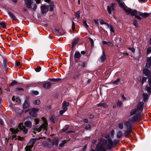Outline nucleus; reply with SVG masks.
Segmentation results:
<instances>
[{"instance_id": "59", "label": "nucleus", "mask_w": 151, "mask_h": 151, "mask_svg": "<svg viewBox=\"0 0 151 151\" xmlns=\"http://www.w3.org/2000/svg\"><path fill=\"white\" fill-rule=\"evenodd\" d=\"M113 142V145L114 146L116 145L119 142V141L117 139H114Z\"/></svg>"}, {"instance_id": "56", "label": "nucleus", "mask_w": 151, "mask_h": 151, "mask_svg": "<svg viewBox=\"0 0 151 151\" xmlns=\"http://www.w3.org/2000/svg\"><path fill=\"white\" fill-rule=\"evenodd\" d=\"M85 128L86 130H89L91 129V125L90 124H88L85 127Z\"/></svg>"}, {"instance_id": "23", "label": "nucleus", "mask_w": 151, "mask_h": 151, "mask_svg": "<svg viewBox=\"0 0 151 151\" xmlns=\"http://www.w3.org/2000/svg\"><path fill=\"white\" fill-rule=\"evenodd\" d=\"M3 68L6 71L7 70L8 67L7 64V61L6 59H4L3 60Z\"/></svg>"}, {"instance_id": "53", "label": "nucleus", "mask_w": 151, "mask_h": 151, "mask_svg": "<svg viewBox=\"0 0 151 151\" xmlns=\"http://www.w3.org/2000/svg\"><path fill=\"white\" fill-rule=\"evenodd\" d=\"M94 22L96 25L98 27L99 25V23L98 22V20L97 19H94Z\"/></svg>"}, {"instance_id": "60", "label": "nucleus", "mask_w": 151, "mask_h": 151, "mask_svg": "<svg viewBox=\"0 0 151 151\" xmlns=\"http://www.w3.org/2000/svg\"><path fill=\"white\" fill-rule=\"evenodd\" d=\"M16 65L17 67H19L21 65L20 62L16 61Z\"/></svg>"}, {"instance_id": "41", "label": "nucleus", "mask_w": 151, "mask_h": 151, "mask_svg": "<svg viewBox=\"0 0 151 151\" xmlns=\"http://www.w3.org/2000/svg\"><path fill=\"white\" fill-rule=\"evenodd\" d=\"M18 83V82L15 80L12 81L9 85V86H13L14 85Z\"/></svg>"}, {"instance_id": "57", "label": "nucleus", "mask_w": 151, "mask_h": 151, "mask_svg": "<svg viewBox=\"0 0 151 151\" xmlns=\"http://www.w3.org/2000/svg\"><path fill=\"white\" fill-rule=\"evenodd\" d=\"M143 17L144 18L147 17L149 15V14L147 13H144L143 14Z\"/></svg>"}, {"instance_id": "47", "label": "nucleus", "mask_w": 151, "mask_h": 151, "mask_svg": "<svg viewBox=\"0 0 151 151\" xmlns=\"http://www.w3.org/2000/svg\"><path fill=\"white\" fill-rule=\"evenodd\" d=\"M84 26L86 28H87L89 27V26L86 23V20H84L83 22Z\"/></svg>"}, {"instance_id": "55", "label": "nucleus", "mask_w": 151, "mask_h": 151, "mask_svg": "<svg viewBox=\"0 0 151 151\" xmlns=\"http://www.w3.org/2000/svg\"><path fill=\"white\" fill-rule=\"evenodd\" d=\"M107 10L109 14H111V9L109 7V6H107Z\"/></svg>"}, {"instance_id": "58", "label": "nucleus", "mask_w": 151, "mask_h": 151, "mask_svg": "<svg viewBox=\"0 0 151 151\" xmlns=\"http://www.w3.org/2000/svg\"><path fill=\"white\" fill-rule=\"evenodd\" d=\"M72 29L73 31L75 30V23L73 21L72 22Z\"/></svg>"}, {"instance_id": "30", "label": "nucleus", "mask_w": 151, "mask_h": 151, "mask_svg": "<svg viewBox=\"0 0 151 151\" xmlns=\"http://www.w3.org/2000/svg\"><path fill=\"white\" fill-rule=\"evenodd\" d=\"M48 80H50L51 81L58 82V81H60V80H62V79L60 78H49Z\"/></svg>"}, {"instance_id": "54", "label": "nucleus", "mask_w": 151, "mask_h": 151, "mask_svg": "<svg viewBox=\"0 0 151 151\" xmlns=\"http://www.w3.org/2000/svg\"><path fill=\"white\" fill-rule=\"evenodd\" d=\"M119 3V5L120 6H121L123 8V9H124V8H125V7L124 6V2L123 3H121V1L119 2H118Z\"/></svg>"}, {"instance_id": "25", "label": "nucleus", "mask_w": 151, "mask_h": 151, "mask_svg": "<svg viewBox=\"0 0 151 151\" xmlns=\"http://www.w3.org/2000/svg\"><path fill=\"white\" fill-rule=\"evenodd\" d=\"M10 131L12 132V134H15L19 131V130L17 128L14 129L13 128H12L10 129Z\"/></svg>"}, {"instance_id": "38", "label": "nucleus", "mask_w": 151, "mask_h": 151, "mask_svg": "<svg viewBox=\"0 0 151 151\" xmlns=\"http://www.w3.org/2000/svg\"><path fill=\"white\" fill-rule=\"evenodd\" d=\"M133 24L134 26H135L136 28H137L139 27L138 22L136 19L133 20Z\"/></svg>"}, {"instance_id": "13", "label": "nucleus", "mask_w": 151, "mask_h": 151, "mask_svg": "<svg viewBox=\"0 0 151 151\" xmlns=\"http://www.w3.org/2000/svg\"><path fill=\"white\" fill-rule=\"evenodd\" d=\"M47 6L48 11H49L50 12H54V9L55 7L54 2H51L50 4L47 5Z\"/></svg>"}, {"instance_id": "18", "label": "nucleus", "mask_w": 151, "mask_h": 151, "mask_svg": "<svg viewBox=\"0 0 151 151\" xmlns=\"http://www.w3.org/2000/svg\"><path fill=\"white\" fill-rule=\"evenodd\" d=\"M132 132V130H127L125 132L124 136L125 137L128 138L129 136H131V132Z\"/></svg>"}, {"instance_id": "63", "label": "nucleus", "mask_w": 151, "mask_h": 151, "mask_svg": "<svg viewBox=\"0 0 151 151\" xmlns=\"http://www.w3.org/2000/svg\"><path fill=\"white\" fill-rule=\"evenodd\" d=\"M18 138L15 139V140L18 139L20 141H22L23 139V138L21 137L20 136H19L17 137Z\"/></svg>"}, {"instance_id": "9", "label": "nucleus", "mask_w": 151, "mask_h": 151, "mask_svg": "<svg viewBox=\"0 0 151 151\" xmlns=\"http://www.w3.org/2000/svg\"><path fill=\"white\" fill-rule=\"evenodd\" d=\"M41 12L42 14H46L48 12L47 5H42L40 6Z\"/></svg>"}, {"instance_id": "52", "label": "nucleus", "mask_w": 151, "mask_h": 151, "mask_svg": "<svg viewBox=\"0 0 151 151\" xmlns=\"http://www.w3.org/2000/svg\"><path fill=\"white\" fill-rule=\"evenodd\" d=\"M66 110L65 109H63V110H61L59 111V114L60 115H62L63 113L66 111Z\"/></svg>"}, {"instance_id": "37", "label": "nucleus", "mask_w": 151, "mask_h": 151, "mask_svg": "<svg viewBox=\"0 0 151 151\" xmlns=\"http://www.w3.org/2000/svg\"><path fill=\"white\" fill-rule=\"evenodd\" d=\"M81 74L79 73L76 74L74 75L73 78L75 79H76L78 78L80 76Z\"/></svg>"}, {"instance_id": "34", "label": "nucleus", "mask_w": 151, "mask_h": 151, "mask_svg": "<svg viewBox=\"0 0 151 151\" xmlns=\"http://www.w3.org/2000/svg\"><path fill=\"white\" fill-rule=\"evenodd\" d=\"M80 40V38L79 37H77L74 39L72 43L75 45Z\"/></svg>"}, {"instance_id": "11", "label": "nucleus", "mask_w": 151, "mask_h": 151, "mask_svg": "<svg viewBox=\"0 0 151 151\" xmlns=\"http://www.w3.org/2000/svg\"><path fill=\"white\" fill-rule=\"evenodd\" d=\"M26 99L25 100L24 103L22 105V107L23 109L28 108L29 107L30 103L28 101L29 97H27Z\"/></svg>"}, {"instance_id": "21", "label": "nucleus", "mask_w": 151, "mask_h": 151, "mask_svg": "<svg viewBox=\"0 0 151 151\" xmlns=\"http://www.w3.org/2000/svg\"><path fill=\"white\" fill-rule=\"evenodd\" d=\"M57 118V116H55L54 115H52L50 118V120L52 123L54 124Z\"/></svg>"}, {"instance_id": "4", "label": "nucleus", "mask_w": 151, "mask_h": 151, "mask_svg": "<svg viewBox=\"0 0 151 151\" xmlns=\"http://www.w3.org/2000/svg\"><path fill=\"white\" fill-rule=\"evenodd\" d=\"M124 10L128 14H130L132 16H134L137 14L138 12L136 9L132 10L130 8H129L128 9H127L126 8L124 9Z\"/></svg>"}, {"instance_id": "16", "label": "nucleus", "mask_w": 151, "mask_h": 151, "mask_svg": "<svg viewBox=\"0 0 151 151\" xmlns=\"http://www.w3.org/2000/svg\"><path fill=\"white\" fill-rule=\"evenodd\" d=\"M144 103L142 101L139 102L138 104L137 109L138 111H142L143 109V107L144 106Z\"/></svg>"}, {"instance_id": "46", "label": "nucleus", "mask_w": 151, "mask_h": 151, "mask_svg": "<svg viewBox=\"0 0 151 151\" xmlns=\"http://www.w3.org/2000/svg\"><path fill=\"white\" fill-rule=\"evenodd\" d=\"M33 120L35 122V125H37L38 124L40 121L39 119L38 118H35V119H33Z\"/></svg>"}, {"instance_id": "22", "label": "nucleus", "mask_w": 151, "mask_h": 151, "mask_svg": "<svg viewBox=\"0 0 151 151\" xmlns=\"http://www.w3.org/2000/svg\"><path fill=\"white\" fill-rule=\"evenodd\" d=\"M69 103L64 101L62 104L63 107V109H65L66 110L68 109L67 107L69 106Z\"/></svg>"}, {"instance_id": "45", "label": "nucleus", "mask_w": 151, "mask_h": 151, "mask_svg": "<svg viewBox=\"0 0 151 151\" xmlns=\"http://www.w3.org/2000/svg\"><path fill=\"white\" fill-rule=\"evenodd\" d=\"M87 65V63L86 62H83L81 64V68H85Z\"/></svg>"}, {"instance_id": "17", "label": "nucleus", "mask_w": 151, "mask_h": 151, "mask_svg": "<svg viewBox=\"0 0 151 151\" xmlns=\"http://www.w3.org/2000/svg\"><path fill=\"white\" fill-rule=\"evenodd\" d=\"M8 13L12 20H18V19L11 12L8 11Z\"/></svg>"}, {"instance_id": "26", "label": "nucleus", "mask_w": 151, "mask_h": 151, "mask_svg": "<svg viewBox=\"0 0 151 151\" xmlns=\"http://www.w3.org/2000/svg\"><path fill=\"white\" fill-rule=\"evenodd\" d=\"M97 106L99 107H103L104 108H106L108 106V105L106 103H99L97 104Z\"/></svg>"}, {"instance_id": "40", "label": "nucleus", "mask_w": 151, "mask_h": 151, "mask_svg": "<svg viewBox=\"0 0 151 151\" xmlns=\"http://www.w3.org/2000/svg\"><path fill=\"white\" fill-rule=\"evenodd\" d=\"M37 139L35 138H32L29 141V142L30 143L32 144L31 145H33L35 143V142H36Z\"/></svg>"}, {"instance_id": "33", "label": "nucleus", "mask_w": 151, "mask_h": 151, "mask_svg": "<svg viewBox=\"0 0 151 151\" xmlns=\"http://www.w3.org/2000/svg\"><path fill=\"white\" fill-rule=\"evenodd\" d=\"M137 111V109L136 108L134 109L133 110H132L130 112V116H132L135 114Z\"/></svg>"}, {"instance_id": "61", "label": "nucleus", "mask_w": 151, "mask_h": 151, "mask_svg": "<svg viewBox=\"0 0 151 151\" xmlns=\"http://www.w3.org/2000/svg\"><path fill=\"white\" fill-rule=\"evenodd\" d=\"M128 49L129 50L131 51L133 53H134L135 51V49L133 47L131 48V47H129L128 48Z\"/></svg>"}, {"instance_id": "42", "label": "nucleus", "mask_w": 151, "mask_h": 151, "mask_svg": "<svg viewBox=\"0 0 151 151\" xmlns=\"http://www.w3.org/2000/svg\"><path fill=\"white\" fill-rule=\"evenodd\" d=\"M80 11H78L76 12L75 13V15H76V17L77 18H79L80 17Z\"/></svg>"}, {"instance_id": "51", "label": "nucleus", "mask_w": 151, "mask_h": 151, "mask_svg": "<svg viewBox=\"0 0 151 151\" xmlns=\"http://www.w3.org/2000/svg\"><path fill=\"white\" fill-rule=\"evenodd\" d=\"M15 90L17 91H24V88L20 87H17L16 88Z\"/></svg>"}, {"instance_id": "36", "label": "nucleus", "mask_w": 151, "mask_h": 151, "mask_svg": "<svg viewBox=\"0 0 151 151\" xmlns=\"http://www.w3.org/2000/svg\"><path fill=\"white\" fill-rule=\"evenodd\" d=\"M41 102L39 100H35L33 102V104L35 105H39L40 104Z\"/></svg>"}, {"instance_id": "3", "label": "nucleus", "mask_w": 151, "mask_h": 151, "mask_svg": "<svg viewBox=\"0 0 151 151\" xmlns=\"http://www.w3.org/2000/svg\"><path fill=\"white\" fill-rule=\"evenodd\" d=\"M102 144L99 142L96 145V150L97 151H106V149L104 147L106 146L107 144V141L103 139L101 141Z\"/></svg>"}, {"instance_id": "5", "label": "nucleus", "mask_w": 151, "mask_h": 151, "mask_svg": "<svg viewBox=\"0 0 151 151\" xmlns=\"http://www.w3.org/2000/svg\"><path fill=\"white\" fill-rule=\"evenodd\" d=\"M151 53V47H148L146 50V54L148 55ZM147 66L151 67V56L150 57H147Z\"/></svg>"}, {"instance_id": "35", "label": "nucleus", "mask_w": 151, "mask_h": 151, "mask_svg": "<svg viewBox=\"0 0 151 151\" xmlns=\"http://www.w3.org/2000/svg\"><path fill=\"white\" fill-rule=\"evenodd\" d=\"M120 80V78H118L116 80L113 82V84L114 85H118L119 83Z\"/></svg>"}, {"instance_id": "44", "label": "nucleus", "mask_w": 151, "mask_h": 151, "mask_svg": "<svg viewBox=\"0 0 151 151\" xmlns=\"http://www.w3.org/2000/svg\"><path fill=\"white\" fill-rule=\"evenodd\" d=\"M89 39L90 41V43H91V47H94V41L93 40L91 37H89Z\"/></svg>"}, {"instance_id": "12", "label": "nucleus", "mask_w": 151, "mask_h": 151, "mask_svg": "<svg viewBox=\"0 0 151 151\" xmlns=\"http://www.w3.org/2000/svg\"><path fill=\"white\" fill-rule=\"evenodd\" d=\"M132 122L128 120V121H126L124 122V125L127 130H132V125L131 124Z\"/></svg>"}, {"instance_id": "7", "label": "nucleus", "mask_w": 151, "mask_h": 151, "mask_svg": "<svg viewBox=\"0 0 151 151\" xmlns=\"http://www.w3.org/2000/svg\"><path fill=\"white\" fill-rule=\"evenodd\" d=\"M39 110V109L37 108H33L29 112V114L32 116L35 117H37V112Z\"/></svg>"}, {"instance_id": "8", "label": "nucleus", "mask_w": 151, "mask_h": 151, "mask_svg": "<svg viewBox=\"0 0 151 151\" xmlns=\"http://www.w3.org/2000/svg\"><path fill=\"white\" fill-rule=\"evenodd\" d=\"M129 121L132 124L137 122H139L140 121V119L139 117L137 116H133L132 117L129 119Z\"/></svg>"}, {"instance_id": "6", "label": "nucleus", "mask_w": 151, "mask_h": 151, "mask_svg": "<svg viewBox=\"0 0 151 151\" xmlns=\"http://www.w3.org/2000/svg\"><path fill=\"white\" fill-rule=\"evenodd\" d=\"M47 123L46 122H44L42 123L39 128H35L34 129V130L35 131H37L38 132H40L42 129H47Z\"/></svg>"}, {"instance_id": "50", "label": "nucleus", "mask_w": 151, "mask_h": 151, "mask_svg": "<svg viewBox=\"0 0 151 151\" xmlns=\"http://www.w3.org/2000/svg\"><path fill=\"white\" fill-rule=\"evenodd\" d=\"M122 101H118L117 103V105L119 107H121L122 105Z\"/></svg>"}, {"instance_id": "10", "label": "nucleus", "mask_w": 151, "mask_h": 151, "mask_svg": "<svg viewBox=\"0 0 151 151\" xmlns=\"http://www.w3.org/2000/svg\"><path fill=\"white\" fill-rule=\"evenodd\" d=\"M108 144L106 146V149L107 150H111L114 146L113 142L111 139H109L108 141Z\"/></svg>"}, {"instance_id": "2", "label": "nucleus", "mask_w": 151, "mask_h": 151, "mask_svg": "<svg viewBox=\"0 0 151 151\" xmlns=\"http://www.w3.org/2000/svg\"><path fill=\"white\" fill-rule=\"evenodd\" d=\"M33 121V119L29 117L28 118V120L24 122V125L23 123H20L18 125V127L20 130L22 131L24 134H27L28 132V129H27L26 127H28L29 128H31L32 126V122Z\"/></svg>"}, {"instance_id": "24", "label": "nucleus", "mask_w": 151, "mask_h": 151, "mask_svg": "<svg viewBox=\"0 0 151 151\" xmlns=\"http://www.w3.org/2000/svg\"><path fill=\"white\" fill-rule=\"evenodd\" d=\"M100 58L102 63L104 62L106 60V56L104 51H103L102 55L101 56Z\"/></svg>"}, {"instance_id": "43", "label": "nucleus", "mask_w": 151, "mask_h": 151, "mask_svg": "<svg viewBox=\"0 0 151 151\" xmlns=\"http://www.w3.org/2000/svg\"><path fill=\"white\" fill-rule=\"evenodd\" d=\"M69 127L68 125H66L64 128L62 129V131L63 132H66L69 128Z\"/></svg>"}, {"instance_id": "15", "label": "nucleus", "mask_w": 151, "mask_h": 151, "mask_svg": "<svg viewBox=\"0 0 151 151\" xmlns=\"http://www.w3.org/2000/svg\"><path fill=\"white\" fill-rule=\"evenodd\" d=\"M59 141L58 139H52L50 141V147H52L53 145H55L56 146H58V144Z\"/></svg>"}, {"instance_id": "39", "label": "nucleus", "mask_w": 151, "mask_h": 151, "mask_svg": "<svg viewBox=\"0 0 151 151\" xmlns=\"http://www.w3.org/2000/svg\"><path fill=\"white\" fill-rule=\"evenodd\" d=\"M0 25L3 28L5 29L6 28V25L4 22H0Z\"/></svg>"}, {"instance_id": "62", "label": "nucleus", "mask_w": 151, "mask_h": 151, "mask_svg": "<svg viewBox=\"0 0 151 151\" xmlns=\"http://www.w3.org/2000/svg\"><path fill=\"white\" fill-rule=\"evenodd\" d=\"M107 45H108V46L111 47H112L114 46V44L110 42H108Z\"/></svg>"}, {"instance_id": "14", "label": "nucleus", "mask_w": 151, "mask_h": 151, "mask_svg": "<svg viewBox=\"0 0 151 151\" xmlns=\"http://www.w3.org/2000/svg\"><path fill=\"white\" fill-rule=\"evenodd\" d=\"M33 2V0H25V4L26 5V7L28 9H30L31 8V4Z\"/></svg>"}, {"instance_id": "20", "label": "nucleus", "mask_w": 151, "mask_h": 151, "mask_svg": "<svg viewBox=\"0 0 151 151\" xmlns=\"http://www.w3.org/2000/svg\"><path fill=\"white\" fill-rule=\"evenodd\" d=\"M142 97H143V101L144 102H147L149 96L146 93H144L142 94Z\"/></svg>"}, {"instance_id": "28", "label": "nucleus", "mask_w": 151, "mask_h": 151, "mask_svg": "<svg viewBox=\"0 0 151 151\" xmlns=\"http://www.w3.org/2000/svg\"><path fill=\"white\" fill-rule=\"evenodd\" d=\"M33 146V145H27L25 148V151H31V150Z\"/></svg>"}, {"instance_id": "32", "label": "nucleus", "mask_w": 151, "mask_h": 151, "mask_svg": "<svg viewBox=\"0 0 151 151\" xmlns=\"http://www.w3.org/2000/svg\"><path fill=\"white\" fill-rule=\"evenodd\" d=\"M123 134L121 131H119L116 134V137L120 139L122 137Z\"/></svg>"}, {"instance_id": "27", "label": "nucleus", "mask_w": 151, "mask_h": 151, "mask_svg": "<svg viewBox=\"0 0 151 151\" xmlns=\"http://www.w3.org/2000/svg\"><path fill=\"white\" fill-rule=\"evenodd\" d=\"M81 57V55L79 52L76 51L74 55V58H80Z\"/></svg>"}, {"instance_id": "49", "label": "nucleus", "mask_w": 151, "mask_h": 151, "mask_svg": "<svg viewBox=\"0 0 151 151\" xmlns=\"http://www.w3.org/2000/svg\"><path fill=\"white\" fill-rule=\"evenodd\" d=\"M118 127L121 129H122L123 128V124L122 123H121L119 124Z\"/></svg>"}, {"instance_id": "1", "label": "nucleus", "mask_w": 151, "mask_h": 151, "mask_svg": "<svg viewBox=\"0 0 151 151\" xmlns=\"http://www.w3.org/2000/svg\"><path fill=\"white\" fill-rule=\"evenodd\" d=\"M150 67L147 66V64H145V67L142 70L143 74L148 78V82L149 86L147 85L146 86L145 90L149 94L151 93V70L149 69Z\"/></svg>"}, {"instance_id": "31", "label": "nucleus", "mask_w": 151, "mask_h": 151, "mask_svg": "<svg viewBox=\"0 0 151 151\" xmlns=\"http://www.w3.org/2000/svg\"><path fill=\"white\" fill-rule=\"evenodd\" d=\"M43 144L44 146L45 147H48L49 148L51 147H50V143H49L48 142L46 141H44L43 142Z\"/></svg>"}, {"instance_id": "29", "label": "nucleus", "mask_w": 151, "mask_h": 151, "mask_svg": "<svg viewBox=\"0 0 151 151\" xmlns=\"http://www.w3.org/2000/svg\"><path fill=\"white\" fill-rule=\"evenodd\" d=\"M147 77L145 76L143 77L142 78V80L141 85L142 86L145 83L147 82Z\"/></svg>"}, {"instance_id": "64", "label": "nucleus", "mask_w": 151, "mask_h": 151, "mask_svg": "<svg viewBox=\"0 0 151 151\" xmlns=\"http://www.w3.org/2000/svg\"><path fill=\"white\" fill-rule=\"evenodd\" d=\"M111 135L112 137H113L114 135V130H112L110 132Z\"/></svg>"}, {"instance_id": "19", "label": "nucleus", "mask_w": 151, "mask_h": 151, "mask_svg": "<svg viewBox=\"0 0 151 151\" xmlns=\"http://www.w3.org/2000/svg\"><path fill=\"white\" fill-rule=\"evenodd\" d=\"M51 83L50 82H47L43 84V86L46 89H49L51 88Z\"/></svg>"}, {"instance_id": "48", "label": "nucleus", "mask_w": 151, "mask_h": 151, "mask_svg": "<svg viewBox=\"0 0 151 151\" xmlns=\"http://www.w3.org/2000/svg\"><path fill=\"white\" fill-rule=\"evenodd\" d=\"M41 69V67L40 66H37V68H35V71L37 72H39Z\"/></svg>"}]
</instances>
